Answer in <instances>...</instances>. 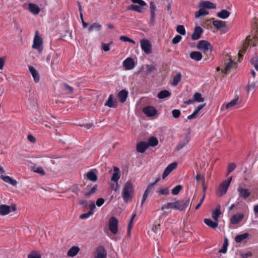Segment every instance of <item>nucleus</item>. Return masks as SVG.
<instances>
[{
    "mask_svg": "<svg viewBox=\"0 0 258 258\" xmlns=\"http://www.w3.org/2000/svg\"><path fill=\"white\" fill-rule=\"evenodd\" d=\"M189 203V199H186L181 200H177L174 199L171 202L167 203L166 205L162 206L161 209H172L182 211L184 210Z\"/></svg>",
    "mask_w": 258,
    "mask_h": 258,
    "instance_id": "obj_1",
    "label": "nucleus"
},
{
    "mask_svg": "<svg viewBox=\"0 0 258 258\" xmlns=\"http://www.w3.org/2000/svg\"><path fill=\"white\" fill-rule=\"evenodd\" d=\"M134 195V186L132 182L128 180L123 185L121 196L123 201L127 203L129 201H131Z\"/></svg>",
    "mask_w": 258,
    "mask_h": 258,
    "instance_id": "obj_2",
    "label": "nucleus"
},
{
    "mask_svg": "<svg viewBox=\"0 0 258 258\" xmlns=\"http://www.w3.org/2000/svg\"><path fill=\"white\" fill-rule=\"evenodd\" d=\"M242 97L239 95H236L234 98L229 102L223 104L222 105L221 109L232 110L240 108L242 106Z\"/></svg>",
    "mask_w": 258,
    "mask_h": 258,
    "instance_id": "obj_3",
    "label": "nucleus"
},
{
    "mask_svg": "<svg viewBox=\"0 0 258 258\" xmlns=\"http://www.w3.org/2000/svg\"><path fill=\"white\" fill-rule=\"evenodd\" d=\"M133 4L127 8V10H133L138 13H142L144 11V7L147 5L145 1H132Z\"/></svg>",
    "mask_w": 258,
    "mask_h": 258,
    "instance_id": "obj_4",
    "label": "nucleus"
},
{
    "mask_svg": "<svg viewBox=\"0 0 258 258\" xmlns=\"http://www.w3.org/2000/svg\"><path fill=\"white\" fill-rule=\"evenodd\" d=\"M32 48L37 49L40 53L42 52V41L41 37L39 36L38 31H36L35 33Z\"/></svg>",
    "mask_w": 258,
    "mask_h": 258,
    "instance_id": "obj_5",
    "label": "nucleus"
},
{
    "mask_svg": "<svg viewBox=\"0 0 258 258\" xmlns=\"http://www.w3.org/2000/svg\"><path fill=\"white\" fill-rule=\"evenodd\" d=\"M231 180L232 177H230L220 184L218 189V195L219 196H222L226 193Z\"/></svg>",
    "mask_w": 258,
    "mask_h": 258,
    "instance_id": "obj_6",
    "label": "nucleus"
},
{
    "mask_svg": "<svg viewBox=\"0 0 258 258\" xmlns=\"http://www.w3.org/2000/svg\"><path fill=\"white\" fill-rule=\"evenodd\" d=\"M118 220L115 217H111L109 220V229L113 234L118 232Z\"/></svg>",
    "mask_w": 258,
    "mask_h": 258,
    "instance_id": "obj_7",
    "label": "nucleus"
},
{
    "mask_svg": "<svg viewBox=\"0 0 258 258\" xmlns=\"http://www.w3.org/2000/svg\"><path fill=\"white\" fill-rule=\"evenodd\" d=\"M16 210L15 205L8 206L6 205H0V215L5 216L9 214L12 211Z\"/></svg>",
    "mask_w": 258,
    "mask_h": 258,
    "instance_id": "obj_8",
    "label": "nucleus"
},
{
    "mask_svg": "<svg viewBox=\"0 0 258 258\" xmlns=\"http://www.w3.org/2000/svg\"><path fill=\"white\" fill-rule=\"evenodd\" d=\"M197 48L205 52L209 50L212 51V47L210 43L206 40H200L197 44Z\"/></svg>",
    "mask_w": 258,
    "mask_h": 258,
    "instance_id": "obj_9",
    "label": "nucleus"
},
{
    "mask_svg": "<svg viewBox=\"0 0 258 258\" xmlns=\"http://www.w3.org/2000/svg\"><path fill=\"white\" fill-rule=\"evenodd\" d=\"M94 258H107V251L103 246L100 245L96 248Z\"/></svg>",
    "mask_w": 258,
    "mask_h": 258,
    "instance_id": "obj_10",
    "label": "nucleus"
},
{
    "mask_svg": "<svg viewBox=\"0 0 258 258\" xmlns=\"http://www.w3.org/2000/svg\"><path fill=\"white\" fill-rule=\"evenodd\" d=\"M141 47L142 50L146 54L151 52L152 45L150 42L147 39H142L140 41Z\"/></svg>",
    "mask_w": 258,
    "mask_h": 258,
    "instance_id": "obj_11",
    "label": "nucleus"
},
{
    "mask_svg": "<svg viewBox=\"0 0 258 258\" xmlns=\"http://www.w3.org/2000/svg\"><path fill=\"white\" fill-rule=\"evenodd\" d=\"M190 136L189 133H187L183 137H181L179 143L177 145L176 148L177 150L182 149L190 141Z\"/></svg>",
    "mask_w": 258,
    "mask_h": 258,
    "instance_id": "obj_12",
    "label": "nucleus"
},
{
    "mask_svg": "<svg viewBox=\"0 0 258 258\" xmlns=\"http://www.w3.org/2000/svg\"><path fill=\"white\" fill-rule=\"evenodd\" d=\"M143 111L148 117L154 116L157 113V110L152 106H147L145 107L143 109Z\"/></svg>",
    "mask_w": 258,
    "mask_h": 258,
    "instance_id": "obj_13",
    "label": "nucleus"
},
{
    "mask_svg": "<svg viewBox=\"0 0 258 258\" xmlns=\"http://www.w3.org/2000/svg\"><path fill=\"white\" fill-rule=\"evenodd\" d=\"M239 198L246 199L250 195V192L247 188H243L241 186H239L237 188Z\"/></svg>",
    "mask_w": 258,
    "mask_h": 258,
    "instance_id": "obj_14",
    "label": "nucleus"
},
{
    "mask_svg": "<svg viewBox=\"0 0 258 258\" xmlns=\"http://www.w3.org/2000/svg\"><path fill=\"white\" fill-rule=\"evenodd\" d=\"M123 67L125 70H130L133 69L135 65V61L133 58L128 57L123 61Z\"/></svg>",
    "mask_w": 258,
    "mask_h": 258,
    "instance_id": "obj_15",
    "label": "nucleus"
},
{
    "mask_svg": "<svg viewBox=\"0 0 258 258\" xmlns=\"http://www.w3.org/2000/svg\"><path fill=\"white\" fill-rule=\"evenodd\" d=\"M177 166V163L176 162H173L168 165L163 172L162 175L163 179H165L173 170L176 168Z\"/></svg>",
    "mask_w": 258,
    "mask_h": 258,
    "instance_id": "obj_16",
    "label": "nucleus"
},
{
    "mask_svg": "<svg viewBox=\"0 0 258 258\" xmlns=\"http://www.w3.org/2000/svg\"><path fill=\"white\" fill-rule=\"evenodd\" d=\"M244 216L242 213H237L231 217L230 222L232 224H237L243 219Z\"/></svg>",
    "mask_w": 258,
    "mask_h": 258,
    "instance_id": "obj_17",
    "label": "nucleus"
},
{
    "mask_svg": "<svg viewBox=\"0 0 258 258\" xmlns=\"http://www.w3.org/2000/svg\"><path fill=\"white\" fill-rule=\"evenodd\" d=\"M206 104H200L194 110L193 113L190 115H188L187 117V119L190 120L197 117L199 115L200 111L204 107Z\"/></svg>",
    "mask_w": 258,
    "mask_h": 258,
    "instance_id": "obj_18",
    "label": "nucleus"
},
{
    "mask_svg": "<svg viewBox=\"0 0 258 258\" xmlns=\"http://www.w3.org/2000/svg\"><path fill=\"white\" fill-rule=\"evenodd\" d=\"M203 33V29L200 26H197L195 28L194 31L192 34L191 38L192 40H198L200 37Z\"/></svg>",
    "mask_w": 258,
    "mask_h": 258,
    "instance_id": "obj_19",
    "label": "nucleus"
},
{
    "mask_svg": "<svg viewBox=\"0 0 258 258\" xmlns=\"http://www.w3.org/2000/svg\"><path fill=\"white\" fill-rule=\"evenodd\" d=\"M200 8H204L209 9H215L216 6L210 1H201L199 4Z\"/></svg>",
    "mask_w": 258,
    "mask_h": 258,
    "instance_id": "obj_20",
    "label": "nucleus"
},
{
    "mask_svg": "<svg viewBox=\"0 0 258 258\" xmlns=\"http://www.w3.org/2000/svg\"><path fill=\"white\" fill-rule=\"evenodd\" d=\"M113 171L114 173L112 175L111 180L117 183L118 180L120 177V171L118 167L115 166L113 167Z\"/></svg>",
    "mask_w": 258,
    "mask_h": 258,
    "instance_id": "obj_21",
    "label": "nucleus"
},
{
    "mask_svg": "<svg viewBox=\"0 0 258 258\" xmlns=\"http://www.w3.org/2000/svg\"><path fill=\"white\" fill-rule=\"evenodd\" d=\"M105 106L110 108H115L117 106V102L113 100V95L111 94L109 96L107 101L105 103Z\"/></svg>",
    "mask_w": 258,
    "mask_h": 258,
    "instance_id": "obj_22",
    "label": "nucleus"
},
{
    "mask_svg": "<svg viewBox=\"0 0 258 258\" xmlns=\"http://www.w3.org/2000/svg\"><path fill=\"white\" fill-rule=\"evenodd\" d=\"M28 6L29 10L32 14L37 15L39 13L40 9L37 5L33 3H29Z\"/></svg>",
    "mask_w": 258,
    "mask_h": 258,
    "instance_id": "obj_23",
    "label": "nucleus"
},
{
    "mask_svg": "<svg viewBox=\"0 0 258 258\" xmlns=\"http://www.w3.org/2000/svg\"><path fill=\"white\" fill-rule=\"evenodd\" d=\"M148 147L147 142H141L137 145V151L139 153H143L146 150Z\"/></svg>",
    "mask_w": 258,
    "mask_h": 258,
    "instance_id": "obj_24",
    "label": "nucleus"
},
{
    "mask_svg": "<svg viewBox=\"0 0 258 258\" xmlns=\"http://www.w3.org/2000/svg\"><path fill=\"white\" fill-rule=\"evenodd\" d=\"M29 70L33 76L34 81L36 83L38 82L39 81V76L36 69L32 66H29Z\"/></svg>",
    "mask_w": 258,
    "mask_h": 258,
    "instance_id": "obj_25",
    "label": "nucleus"
},
{
    "mask_svg": "<svg viewBox=\"0 0 258 258\" xmlns=\"http://www.w3.org/2000/svg\"><path fill=\"white\" fill-rule=\"evenodd\" d=\"M190 58L196 61H200L202 59L203 55L199 51H192L190 53Z\"/></svg>",
    "mask_w": 258,
    "mask_h": 258,
    "instance_id": "obj_26",
    "label": "nucleus"
},
{
    "mask_svg": "<svg viewBox=\"0 0 258 258\" xmlns=\"http://www.w3.org/2000/svg\"><path fill=\"white\" fill-rule=\"evenodd\" d=\"M80 250V248L78 246H74L72 247L67 252L68 256L71 257H74L77 254Z\"/></svg>",
    "mask_w": 258,
    "mask_h": 258,
    "instance_id": "obj_27",
    "label": "nucleus"
},
{
    "mask_svg": "<svg viewBox=\"0 0 258 258\" xmlns=\"http://www.w3.org/2000/svg\"><path fill=\"white\" fill-rule=\"evenodd\" d=\"M150 11H151V21L150 22L152 24H154L155 23V10L156 7L154 5L153 2L150 3Z\"/></svg>",
    "mask_w": 258,
    "mask_h": 258,
    "instance_id": "obj_28",
    "label": "nucleus"
},
{
    "mask_svg": "<svg viewBox=\"0 0 258 258\" xmlns=\"http://www.w3.org/2000/svg\"><path fill=\"white\" fill-rule=\"evenodd\" d=\"M31 170L34 172H36V173H38L41 175H44L45 174V172L44 171L43 168L40 166H38L36 164H34L31 167Z\"/></svg>",
    "mask_w": 258,
    "mask_h": 258,
    "instance_id": "obj_29",
    "label": "nucleus"
},
{
    "mask_svg": "<svg viewBox=\"0 0 258 258\" xmlns=\"http://www.w3.org/2000/svg\"><path fill=\"white\" fill-rule=\"evenodd\" d=\"M213 25L217 29L219 30H223L226 27V23L225 22L222 21H214Z\"/></svg>",
    "mask_w": 258,
    "mask_h": 258,
    "instance_id": "obj_30",
    "label": "nucleus"
},
{
    "mask_svg": "<svg viewBox=\"0 0 258 258\" xmlns=\"http://www.w3.org/2000/svg\"><path fill=\"white\" fill-rule=\"evenodd\" d=\"M2 179L5 182L8 183L13 186H16L17 184L16 180L9 176H3Z\"/></svg>",
    "mask_w": 258,
    "mask_h": 258,
    "instance_id": "obj_31",
    "label": "nucleus"
},
{
    "mask_svg": "<svg viewBox=\"0 0 258 258\" xmlns=\"http://www.w3.org/2000/svg\"><path fill=\"white\" fill-rule=\"evenodd\" d=\"M128 92L125 90H122L118 94V97L120 102H124L127 97Z\"/></svg>",
    "mask_w": 258,
    "mask_h": 258,
    "instance_id": "obj_32",
    "label": "nucleus"
},
{
    "mask_svg": "<svg viewBox=\"0 0 258 258\" xmlns=\"http://www.w3.org/2000/svg\"><path fill=\"white\" fill-rule=\"evenodd\" d=\"M204 222L207 225L213 229L217 228L218 225L217 222H214L210 219H205Z\"/></svg>",
    "mask_w": 258,
    "mask_h": 258,
    "instance_id": "obj_33",
    "label": "nucleus"
},
{
    "mask_svg": "<svg viewBox=\"0 0 258 258\" xmlns=\"http://www.w3.org/2000/svg\"><path fill=\"white\" fill-rule=\"evenodd\" d=\"M102 28L101 25L98 23H94L88 28V31L91 32L94 30L99 31Z\"/></svg>",
    "mask_w": 258,
    "mask_h": 258,
    "instance_id": "obj_34",
    "label": "nucleus"
},
{
    "mask_svg": "<svg viewBox=\"0 0 258 258\" xmlns=\"http://www.w3.org/2000/svg\"><path fill=\"white\" fill-rule=\"evenodd\" d=\"M221 214L220 206H218L215 210L212 213V218L215 221L217 222L218 221V218Z\"/></svg>",
    "mask_w": 258,
    "mask_h": 258,
    "instance_id": "obj_35",
    "label": "nucleus"
},
{
    "mask_svg": "<svg viewBox=\"0 0 258 258\" xmlns=\"http://www.w3.org/2000/svg\"><path fill=\"white\" fill-rule=\"evenodd\" d=\"M171 95V92L166 90H164L159 92L157 95V97L159 99H164L170 96Z\"/></svg>",
    "mask_w": 258,
    "mask_h": 258,
    "instance_id": "obj_36",
    "label": "nucleus"
},
{
    "mask_svg": "<svg viewBox=\"0 0 258 258\" xmlns=\"http://www.w3.org/2000/svg\"><path fill=\"white\" fill-rule=\"evenodd\" d=\"M208 14V12L204 8H201L200 10L195 13V17L199 18L202 16H205Z\"/></svg>",
    "mask_w": 258,
    "mask_h": 258,
    "instance_id": "obj_37",
    "label": "nucleus"
},
{
    "mask_svg": "<svg viewBox=\"0 0 258 258\" xmlns=\"http://www.w3.org/2000/svg\"><path fill=\"white\" fill-rule=\"evenodd\" d=\"M249 236L248 233H244L242 234L237 235L235 237V241L237 243H240L245 239L247 238Z\"/></svg>",
    "mask_w": 258,
    "mask_h": 258,
    "instance_id": "obj_38",
    "label": "nucleus"
},
{
    "mask_svg": "<svg viewBox=\"0 0 258 258\" xmlns=\"http://www.w3.org/2000/svg\"><path fill=\"white\" fill-rule=\"evenodd\" d=\"M86 176L87 178L92 181L95 182L97 180L96 174L93 170L89 171Z\"/></svg>",
    "mask_w": 258,
    "mask_h": 258,
    "instance_id": "obj_39",
    "label": "nucleus"
},
{
    "mask_svg": "<svg viewBox=\"0 0 258 258\" xmlns=\"http://www.w3.org/2000/svg\"><path fill=\"white\" fill-rule=\"evenodd\" d=\"M229 15L230 13L226 10H222L220 12H218L217 14V16L219 18L223 19L228 18Z\"/></svg>",
    "mask_w": 258,
    "mask_h": 258,
    "instance_id": "obj_40",
    "label": "nucleus"
},
{
    "mask_svg": "<svg viewBox=\"0 0 258 258\" xmlns=\"http://www.w3.org/2000/svg\"><path fill=\"white\" fill-rule=\"evenodd\" d=\"M158 144V141L157 139L155 137H152L150 138L148 140V142L147 143L148 146L151 147H155L157 146Z\"/></svg>",
    "mask_w": 258,
    "mask_h": 258,
    "instance_id": "obj_41",
    "label": "nucleus"
},
{
    "mask_svg": "<svg viewBox=\"0 0 258 258\" xmlns=\"http://www.w3.org/2000/svg\"><path fill=\"white\" fill-rule=\"evenodd\" d=\"M181 79V75L180 73H178L175 76L173 79L171 84L173 86H176L178 83L180 81Z\"/></svg>",
    "mask_w": 258,
    "mask_h": 258,
    "instance_id": "obj_42",
    "label": "nucleus"
},
{
    "mask_svg": "<svg viewBox=\"0 0 258 258\" xmlns=\"http://www.w3.org/2000/svg\"><path fill=\"white\" fill-rule=\"evenodd\" d=\"M193 98L195 102H203L204 101V98L202 97V94L198 92L195 93Z\"/></svg>",
    "mask_w": 258,
    "mask_h": 258,
    "instance_id": "obj_43",
    "label": "nucleus"
},
{
    "mask_svg": "<svg viewBox=\"0 0 258 258\" xmlns=\"http://www.w3.org/2000/svg\"><path fill=\"white\" fill-rule=\"evenodd\" d=\"M97 189V186L96 185H95L93 186H92V187H90L89 188L88 192H86L85 195L86 196H90L94 194V193L96 192Z\"/></svg>",
    "mask_w": 258,
    "mask_h": 258,
    "instance_id": "obj_44",
    "label": "nucleus"
},
{
    "mask_svg": "<svg viewBox=\"0 0 258 258\" xmlns=\"http://www.w3.org/2000/svg\"><path fill=\"white\" fill-rule=\"evenodd\" d=\"M182 188V186L181 185H176L172 189V194L173 195H177L181 190Z\"/></svg>",
    "mask_w": 258,
    "mask_h": 258,
    "instance_id": "obj_45",
    "label": "nucleus"
},
{
    "mask_svg": "<svg viewBox=\"0 0 258 258\" xmlns=\"http://www.w3.org/2000/svg\"><path fill=\"white\" fill-rule=\"evenodd\" d=\"M176 31L182 35H185L186 33L185 29L183 25H178L176 28Z\"/></svg>",
    "mask_w": 258,
    "mask_h": 258,
    "instance_id": "obj_46",
    "label": "nucleus"
},
{
    "mask_svg": "<svg viewBox=\"0 0 258 258\" xmlns=\"http://www.w3.org/2000/svg\"><path fill=\"white\" fill-rule=\"evenodd\" d=\"M63 88L65 91H66L67 93L68 94H71L73 93L74 89L71 86H69L67 83H64L63 84Z\"/></svg>",
    "mask_w": 258,
    "mask_h": 258,
    "instance_id": "obj_47",
    "label": "nucleus"
},
{
    "mask_svg": "<svg viewBox=\"0 0 258 258\" xmlns=\"http://www.w3.org/2000/svg\"><path fill=\"white\" fill-rule=\"evenodd\" d=\"M251 62L254 67L255 70L258 71V56L251 58Z\"/></svg>",
    "mask_w": 258,
    "mask_h": 258,
    "instance_id": "obj_48",
    "label": "nucleus"
},
{
    "mask_svg": "<svg viewBox=\"0 0 258 258\" xmlns=\"http://www.w3.org/2000/svg\"><path fill=\"white\" fill-rule=\"evenodd\" d=\"M236 63L232 60H230L225 68V72L227 73L232 67H234Z\"/></svg>",
    "mask_w": 258,
    "mask_h": 258,
    "instance_id": "obj_49",
    "label": "nucleus"
},
{
    "mask_svg": "<svg viewBox=\"0 0 258 258\" xmlns=\"http://www.w3.org/2000/svg\"><path fill=\"white\" fill-rule=\"evenodd\" d=\"M159 180V179H157L156 180V181L154 182V183H151L150 184H149L145 190V191L148 194H149L150 192V191H151L152 189L153 188L154 185L157 182H158Z\"/></svg>",
    "mask_w": 258,
    "mask_h": 258,
    "instance_id": "obj_50",
    "label": "nucleus"
},
{
    "mask_svg": "<svg viewBox=\"0 0 258 258\" xmlns=\"http://www.w3.org/2000/svg\"><path fill=\"white\" fill-rule=\"evenodd\" d=\"M157 192L163 195H167L169 193V189L167 188H160L157 190Z\"/></svg>",
    "mask_w": 258,
    "mask_h": 258,
    "instance_id": "obj_51",
    "label": "nucleus"
},
{
    "mask_svg": "<svg viewBox=\"0 0 258 258\" xmlns=\"http://www.w3.org/2000/svg\"><path fill=\"white\" fill-rule=\"evenodd\" d=\"M180 111L178 109H174L172 111V114L174 118H177L180 115Z\"/></svg>",
    "mask_w": 258,
    "mask_h": 258,
    "instance_id": "obj_52",
    "label": "nucleus"
},
{
    "mask_svg": "<svg viewBox=\"0 0 258 258\" xmlns=\"http://www.w3.org/2000/svg\"><path fill=\"white\" fill-rule=\"evenodd\" d=\"M136 216V214L134 213L132 217H131V219L130 220V221L129 222V224H128V233L130 232L131 231V229L132 228V227H133V220H134V218Z\"/></svg>",
    "mask_w": 258,
    "mask_h": 258,
    "instance_id": "obj_53",
    "label": "nucleus"
},
{
    "mask_svg": "<svg viewBox=\"0 0 258 258\" xmlns=\"http://www.w3.org/2000/svg\"><path fill=\"white\" fill-rule=\"evenodd\" d=\"M181 39V36L180 35H176L175 37H174L172 40V43L173 44H176L178 42H180V41Z\"/></svg>",
    "mask_w": 258,
    "mask_h": 258,
    "instance_id": "obj_54",
    "label": "nucleus"
},
{
    "mask_svg": "<svg viewBox=\"0 0 258 258\" xmlns=\"http://www.w3.org/2000/svg\"><path fill=\"white\" fill-rule=\"evenodd\" d=\"M146 72L148 73H151L152 71L155 70V68L153 65L147 64L146 66Z\"/></svg>",
    "mask_w": 258,
    "mask_h": 258,
    "instance_id": "obj_55",
    "label": "nucleus"
},
{
    "mask_svg": "<svg viewBox=\"0 0 258 258\" xmlns=\"http://www.w3.org/2000/svg\"><path fill=\"white\" fill-rule=\"evenodd\" d=\"M93 215L92 212H88L87 213H84L80 215V218L82 219H87L91 215Z\"/></svg>",
    "mask_w": 258,
    "mask_h": 258,
    "instance_id": "obj_56",
    "label": "nucleus"
},
{
    "mask_svg": "<svg viewBox=\"0 0 258 258\" xmlns=\"http://www.w3.org/2000/svg\"><path fill=\"white\" fill-rule=\"evenodd\" d=\"M236 168V165L234 163H230L228 168V173H230L232 172Z\"/></svg>",
    "mask_w": 258,
    "mask_h": 258,
    "instance_id": "obj_57",
    "label": "nucleus"
},
{
    "mask_svg": "<svg viewBox=\"0 0 258 258\" xmlns=\"http://www.w3.org/2000/svg\"><path fill=\"white\" fill-rule=\"evenodd\" d=\"M104 200L103 198H99L97 200L96 204L98 207H101L104 203Z\"/></svg>",
    "mask_w": 258,
    "mask_h": 258,
    "instance_id": "obj_58",
    "label": "nucleus"
},
{
    "mask_svg": "<svg viewBox=\"0 0 258 258\" xmlns=\"http://www.w3.org/2000/svg\"><path fill=\"white\" fill-rule=\"evenodd\" d=\"M6 62V58L5 57H0V70H2Z\"/></svg>",
    "mask_w": 258,
    "mask_h": 258,
    "instance_id": "obj_59",
    "label": "nucleus"
},
{
    "mask_svg": "<svg viewBox=\"0 0 258 258\" xmlns=\"http://www.w3.org/2000/svg\"><path fill=\"white\" fill-rule=\"evenodd\" d=\"M102 48L104 51H108L110 50L109 44L107 43H102Z\"/></svg>",
    "mask_w": 258,
    "mask_h": 258,
    "instance_id": "obj_60",
    "label": "nucleus"
},
{
    "mask_svg": "<svg viewBox=\"0 0 258 258\" xmlns=\"http://www.w3.org/2000/svg\"><path fill=\"white\" fill-rule=\"evenodd\" d=\"M28 258H41L40 255L36 253H32L29 254Z\"/></svg>",
    "mask_w": 258,
    "mask_h": 258,
    "instance_id": "obj_61",
    "label": "nucleus"
},
{
    "mask_svg": "<svg viewBox=\"0 0 258 258\" xmlns=\"http://www.w3.org/2000/svg\"><path fill=\"white\" fill-rule=\"evenodd\" d=\"M252 255V253L250 251H248L246 253H244L241 254V256L242 258H247L248 257H250Z\"/></svg>",
    "mask_w": 258,
    "mask_h": 258,
    "instance_id": "obj_62",
    "label": "nucleus"
},
{
    "mask_svg": "<svg viewBox=\"0 0 258 258\" xmlns=\"http://www.w3.org/2000/svg\"><path fill=\"white\" fill-rule=\"evenodd\" d=\"M27 139L31 143H35L36 141L35 138L31 135H29L27 137Z\"/></svg>",
    "mask_w": 258,
    "mask_h": 258,
    "instance_id": "obj_63",
    "label": "nucleus"
},
{
    "mask_svg": "<svg viewBox=\"0 0 258 258\" xmlns=\"http://www.w3.org/2000/svg\"><path fill=\"white\" fill-rule=\"evenodd\" d=\"M196 178L197 180H202L203 184H204L205 183V179L203 177H202L200 174H197V175L196 176Z\"/></svg>",
    "mask_w": 258,
    "mask_h": 258,
    "instance_id": "obj_64",
    "label": "nucleus"
}]
</instances>
